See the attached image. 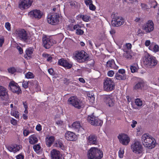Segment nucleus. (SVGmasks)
<instances>
[{
	"label": "nucleus",
	"mask_w": 159,
	"mask_h": 159,
	"mask_svg": "<svg viewBox=\"0 0 159 159\" xmlns=\"http://www.w3.org/2000/svg\"><path fill=\"white\" fill-rule=\"evenodd\" d=\"M143 61L145 66L149 68L154 67L157 63V61L156 58L147 52H145L144 54Z\"/></svg>",
	"instance_id": "f257e3e1"
},
{
	"label": "nucleus",
	"mask_w": 159,
	"mask_h": 159,
	"mask_svg": "<svg viewBox=\"0 0 159 159\" xmlns=\"http://www.w3.org/2000/svg\"><path fill=\"white\" fill-rule=\"evenodd\" d=\"M141 140L143 145L149 149H152L155 146V139L148 134H145L142 137Z\"/></svg>",
	"instance_id": "f03ea898"
},
{
	"label": "nucleus",
	"mask_w": 159,
	"mask_h": 159,
	"mask_svg": "<svg viewBox=\"0 0 159 159\" xmlns=\"http://www.w3.org/2000/svg\"><path fill=\"white\" fill-rule=\"evenodd\" d=\"M103 156L102 151L97 148H91L88 151V159H101Z\"/></svg>",
	"instance_id": "7ed1b4c3"
},
{
	"label": "nucleus",
	"mask_w": 159,
	"mask_h": 159,
	"mask_svg": "<svg viewBox=\"0 0 159 159\" xmlns=\"http://www.w3.org/2000/svg\"><path fill=\"white\" fill-rule=\"evenodd\" d=\"M74 59L80 63H82L89 59V55L84 51H78L75 52L73 57Z\"/></svg>",
	"instance_id": "20e7f679"
},
{
	"label": "nucleus",
	"mask_w": 159,
	"mask_h": 159,
	"mask_svg": "<svg viewBox=\"0 0 159 159\" xmlns=\"http://www.w3.org/2000/svg\"><path fill=\"white\" fill-rule=\"evenodd\" d=\"M115 88L114 81L111 79L106 78L103 82V88L105 90L110 91L113 90Z\"/></svg>",
	"instance_id": "39448f33"
},
{
	"label": "nucleus",
	"mask_w": 159,
	"mask_h": 159,
	"mask_svg": "<svg viewBox=\"0 0 159 159\" xmlns=\"http://www.w3.org/2000/svg\"><path fill=\"white\" fill-rule=\"evenodd\" d=\"M131 149L133 152L137 154H141L143 152V148L140 143L135 141L131 145Z\"/></svg>",
	"instance_id": "423d86ee"
},
{
	"label": "nucleus",
	"mask_w": 159,
	"mask_h": 159,
	"mask_svg": "<svg viewBox=\"0 0 159 159\" xmlns=\"http://www.w3.org/2000/svg\"><path fill=\"white\" fill-rule=\"evenodd\" d=\"M68 102L69 104L79 109L81 108L83 105L82 103L75 96L70 97L68 99Z\"/></svg>",
	"instance_id": "0eeeda50"
},
{
	"label": "nucleus",
	"mask_w": 159,
	"mask_h": 159,
	"mask_svg": "<svg viewBox=\"0 0 159 159\" xmlns=\"http://www.w3.org/2000/svg\"><path fill=\"white\" fill-rule=\"evenodd\" d=\"M59 15L57 13H53L48 16V22L52 25H55L59 21Z\"/></svg>",
	"instance_id": "6e6552de"
},
{
	"label": "nucleus",
	"mask_w": 159,
	"mask_h": 159,
	"mask_svg": "<svg viewBox=\"0 0 159 159\" xmlns=\"http://www.w3.org/2000/svg\"><path fill=\"white\" fill-rule=\"evenodd\" d=\"M42 41L44 47L47 49H48L55 43V41L50 37H47L43 36Z\"/></svg>",
	"instance_id": "1a4fd4ad"
},
{
	"label": "nucleus",
	"mask_w": 159,
	"mask_h": 159,
	"mask_svg": "<svg viewBox=\"0 0 159 159\" xmlns=\"http://www.w3.org/2000/svg\"><path fill=\"white\" fill-rule=\"evenodd\" d=\"M142 29L146 33H150L154 30V24L152 21L149 20L143 25Z\"/></svg>",
	"instance_id": "9d476101"
},
{
	"label": "nucleus",
	"mask_w": 159,
	"mask_h": 159,
	"mask_svg": "<svg viewBox=\"0 0 159 159\" xmlns=\"http://www.w3.org/2000/svg\"><path fill=\"white\" fill-rule=\"evenodd\" d=\"M9 86L10 89L13 93L17 94L21 93L22 91L20 87L14 81H11L9 84Z\"/></svg>",
	"instance_id": "9b49d317"
},
{
	"label": "nucleus",
	"mask_w": 159,
	"mask_h": 159,
	"mask_svg": "<svg viewBox=\"0 0 159 159\" xmlns=\"http://www.w3.org/2000/svg\"><path fill=\"white\" fill-rule=\"evenodd\" d=\"M88 122L92 125L94 126L101 125L102 124V122L101 120H99L97 117H96L93 115L89 116L87 119Z\"/></svg>",
	"instance_id": "f8f14e48"
},
{
	"label": "nucleus",
	"mask_w": 159,
	"mask_h": 159,
	"mask_svg": "<svg viewBox=\"0 0 159 159\" xmlns=\"http://www.w3.org/2000/svg\"><path fill=\"white\" fill-rule=\"evenodd\" d=\"M118 138L120 143L124 145H127L130 141V139L126 134L121 133L118 136Z\"/></svg>",
	"instance_id": "ddd939ff"
},
{
	"label": "nucleus",
	"mask_w": 159,
	"mask_h": 159,
	"mask_svg": "<svg viewBox=\"0 0 159 159\" xmlns=\"http://www.w3.org/2000/svg\"><path fill=\"white\" fill-rule=\"evenodd\" d=\"M15 34L20 39L24 40L27 39L28 38L26 31L23 29L16 30L15 32Z\"/></svg>",
	"instance_id": "4468645a"
},
{
	"label": "nucleus",
	"mask_w": 159,
	"mask_h": 159,
	"mask_svg": "<svg viewBox=\"0 0 159 159\" xmlns=\"http://www.w3.org/2000/svg\"><path fill=\"white\" fill-rule=\"evenodd\" d=\"M33 2V0H20L19 7L21 10L27 9L31 6Z\"/></svg>",
	"instance_id": "2eb2a0df"
},
{
	"label": "nucleus",
	"mask_w": 159,
	"mask_h": 159,
	"mask_svg": "<svg viewBox=\"0 0 159 159\" xmlns=\"http://www.w3.org/2000/svg\"><path fill=\"white\" fill-rule=\"evenodd\" d=\"M43 12L39 10L34 9L30 11L29 15L31 17L38 19L41 18L43 15Z\"/></svg>",
	"instance_id": "dca6fc26"
},
{
	"label": "nucleus",
	"mask_w": 159,
	"mask_h": 159,
	"mask_svg": "<svg viewBox=\"0 0 159 159\" xmlns=\"http://www.w3.org/2000/svg\"><path fill=\"white\" fill-rule=\"evenodd\" d=\"M124 20L121 17L116 16L112 20L111 24L114 26H119L123 24Z\"/></svg>",
	"instance_id": "f3484780"
},
{
	"label": "nucleus",
	"mask_w": 159,
	"mask_h": 159,
	"mask_svg": "<svg viewBox=\"0 0 159 159\" xmlns=\"http://www.w3.org/2000/svg\"><path fill=\"white\" fill-rule=\"evenodd\" d=\"M105 102L106 105L110 107H113L115 105L116 101L113 97L107 96L105 98Z\"/></svg>",
	"instance_id": "a211bd4d"
},
{
	"label": "nucleus",
	"mask_w": 159,
	"mask_h": 159,
	"mask_svg": "<svg viewBox=\"0 0 159 159\" xmlns=\"http://www.w3.org/2000/svg\"><path fill=\"white\" fill-rule=\"evenodd\" d=\"M72 128L78 133H83L84 129L80 123L78 121L74 122L72 124Z\"/></svg>",
	"instance_id": "6ab92c4d"
},
{
	"label": "nucleus",
	"mask_w": 159,
	"mask_h": 159,
	"mask_svg": "<svg viewBox=\"0 0 159 159\" xmlns=\"http://www.w3.org/2000/svg\"><path fill=\"white\" fill-rule=\"evenodd\" d=\"M52 159H61L62 155L59 151L56 149H53L50 152Z\"/></svg>",
	"instance_id": "aec40b11"
},
{
	"label": "nucleus",
	"mask_w": 159,
	"mask_h": 159,
	"mask_svg": "<svg viewBox=\"0 0 159 159\" xmlns=\"http://www.w3.org/2000/svg\"><path fill=\"white\" fill-rule=\"evenodd\" d=\"M87 142L89 145H97L98 144L97 137L93 134H91L87 137Z\"/></svg>",
	"instance_id": "412c9836"
},
{
	"label": "nucleus",
	"mask_w": 159,
	"mask_h": 159,
	"mask_svg": "<svg viewBox=\"0 0 159 159\" xmlns=\"http://www.w3.org/2000/svg\"><path fill=\"white\" fill-rule=\"evenodd\" d=\"M0 97L3 98V100H7L8 98L7 92L6 89L4 87L0 85Z\"/></svg>",
	"instance_id": "4be33fe9"
},
{
	"label": "nucleus",
	"mask_w": 159,
	"mask_h": 159,
	"mask_svg": "<svg viewBox=\"0 0 159 159\" xmlns=\"http://www.w3.org/2000/svg\"><path fill=\"white\" fill-rule=\"evenodd\" d=\"M58 64L68 69L71 68L72 66L71 64L69 63L66 60L63 58L61 59L58 61Z\"/></svg>",
	"instance_id": "5701e85b"
},
{
	"label": "nucleus",
	"mask_w": 159,
	"mask_h": 159,
	"mask_svg": "<svg viewBox=\"0 0 159 159\" xmlns=\"http://www.w3.org/2000/svg\"><path fill=\"white\" fill-rule=\"evenodd\" d=\"M66 139L69 141H75L76 139V135L73 132L70 131H67L65 134Z\"/></svg>",
	"instance_id": "b1692460"
},
{
	"label": "nucleus",
	"mask_w": 159,
	"mask_h": 159,
	"mask_svg": "<svg viewBox=\"0 0 159 159\" xmlns=\"http://www.w3.org/2000/svg\"><path fill=\"white\" fill-rule=\"evenodd\" d=\"M106 66L107 68L113 69L117 70L118 67L116 66L113 59H110L108 60L106 64Z\"/></svg>",
	"instance_id": "393cba45"
},
{
	"label": "nucleus",
	"mask_w": 159,
	"mask_h": 159,
	"mask_svg": "<svg viewBox=\"0 0 159 159\" xmlns=\"http://www.w3.org/2000/svg\"><path fill=\"white\" fill-rule=\"evenodd\" d=\"M34 51V48L33 47H29L26 49L25 51V54L24 57L26 59H30Z\"/></svg>",
	"instance_id": "a878e982"
},
{
	"label": "nucleus",
	"mask_w": 159,
	"mask_h": 159,
	"mask_svg": "<svg viewBox=\"0 0 159 159\" xmlns=\"http://www.w3.org/2000/svg\"><path fill=\"white\" fill-rule=\"evenodd\" d=\"M145 85L144 82L141 81L138 82L134 86V89L135 90L144 89V87Z\"/></svg>",
	"instance_id": "bb28decb"
},
{
	"label": "nucleus",
	"mask_w": 159,
	"mask_h": 159,
	"mask_svg": "<svg viewBox=\"0 0 159 159\" xmlns=\"http://www.w3.org/2000/svg\"><path fill=\"white\" fill-rule=\"evenodd\" d=\"M55 140V138L53 136H48L46 138V142L48 147H50Z\"/></svg>",
	"instance_id": "cd10ccee"
},
{
	"label": "nucleus",
	"mask_w": 159,
	"mask_h": 159,
	"mask_svg": "<svg viewBox=\"0 0 159 159\" xmlns=\"http://www.w3.org/2000/svg\"><path fill=\"white\" fill-rule=\"evenodd\" d=\"M84 25H80V24H77L74 26L71 25L69 26V28L70 30L71 31H73L75 30L77 31V30L81 28L82 27L84 26Z\"/></svg>",
	"instance_id": "c85d7f7f"
},
{
	"label": "nucleus",
	"mask_w": 159,
	"mask_h": 159,
	"mask_svg": "<svg viewBox=\"0 0 159 159\" xmlns=\"http://www.w3.org/2000/svg\"><path fill=\"white\" fill-rule=\"evenodd\" d=\"M38 141V139L36 136L33 134L29 137V142L31 144H34L37 143Z\"/></svg>",
	"instance_id": "c756f323"
},
{
	"label": "nucleus",
	"mask_w": 159,
	"mask_h": 159,
	"mask_svg": "<svg viewBox=\"0 0 159 159\" xmlns=\"http://www.w3.org/2000/svg\"><path fill=\"white\" fill-rule=\"evenodd\" d=\"M11 115L14 116L16 119H19V114L17 110L16 107H15L14 108H13L12 109H11Z\"/></svg>",
	"instance_id": "7c9ffc66"
},
{
	"label": "nucleus",
	"mask_w": 159,
	"mask_h": 159,
	"mask_svg": "<svg viewBox=\"0 0 159 159\" xmlns=\"http://www.w3.org/2000/svg\"><path fill=\"white\" fill-rule=\"evenodd\" d=\"M149 49L153 52H156L159 50V46L155 44H152L149 46Z\"/></svg>",
	"instance_id": "2f4dec72"
},
{
	"label": "nucleus",
	"mask_w": 159,
	"mask_h": 159,
	"mask_svg": "<svg viewBox=\"0 0 159 159\" xmlns=\"http://www.w3.org/2000/svg\"><path fill=\"white\" fill-rule=\"evenodd\" d=\"M88 99L91 103H93L94 102L95 98L94 94L91 92H89L87 94Z\"/></svg>",
	"instance_id": "473e14b6"
},
{
	"label": "nucleus",
	"mask_w": 159,
	"mask_h": 159,
	"mask_svg": "<svg viewBox=\"0 0 159 159\" xmlns=\"http://www.w3.org/2000/svg\"><path fill=\"white\" fill-rule=\"evenodd\" d=\"M54 146L55 147L60 148L62 150H64L65 149V147L63 144L62 142L60 140H57L56 141Z\"/></svg>",
	"instance_id": "72a5a7b5"
},
{
	"label": "nucleus",
	"mask_w": 159,
	"mask_h": 159,
	"mask_svg": "<svg viewBox=\"0 0 159 159\" xmlns=\"http://www.w3.org/2000/svg\"><path fill=\"white\" fill-rule=\"evenodd\" d=\"M124 52L123 54V57L127 59H131L132 57L129 52L125 49H122Z\"/></svg>",
	"instance_id": "f704fd0d"
},
{
	"label": "nucleus",
	"mask_w": 159,
	"mask_h": 159,
	"mask_svg": "<svg viewBox=\"0 0 159 159\" xmlns=\"http://www.w3.org/2000/svg\"><path fill=\"white\" fill-rule=\"evenodd\" d=\"M77 17L82 18V20L85 22H88L89 21L90 17L87 15H83L82 14L79 15Z\"/></svg>",
	"instance_id": "c9c22d12"
},
{
	"label": "nucleus",
	"mask_w": 159,
	"mask_h": 159,
	"mask_svg": "<svg viewBox=\"0 0 159 159\" xmlns=\"http://www.w3.org/2000/svg\"><path fill=\"white\" fill-rule=\"evenodd\" d=\"M42 55L43 57L46 59L47 61L50 62L52 61V58L50 55L44 53Z\"/></svg>",
	"instance_id": "e433bc0d"
},
{
	"label": "nucleus",
	"mask_w": 159,
	"mask_h": 159,
	"mask_svg": "<svg viewBox=\"0 0 159 159\" xmlns=\"http://www.w3.org/2000/svg\"><path fill=\"white\" fill-rule=\"evenodd\" d=\"M116 79L119 80H124L126 79V76L124 75L116 73L115 75Z\"/></svg>",
	"instance_id": "4c0bfd02"
},
{
	"label": "nucleus",
	"mask_w": 159,
	"mask_h": 159,
	"mask_svg": "<svg viewBox=\"0 0 159 159\" xmlns=\"http://www.w3.org/2000/svg\"><path fill=\"white\" fill-rule=\"evenodd\" d=\"M135 103L138 107H141L143 105V102L141 99L137 98L135 99Z\"/></svg>",
	"instance_id": "58836bf2"
},
{
	"label": "nucleus",
	"mask_w": 159,
	"mask_h": 159,
	"mask_svg": "<svg viewBox=\"0 0 159 159\" xmlns=\"http://www.w3.org/2000/svg\"><path fill=\"white\" fill-rule=\"evenodd\" d=\"M138 69V65L134 63L130 66V70L132 73L136 72Z\"/></svg>",
	"instance_id": "ea45409f"
},
{
	"label": "nucleus",
	"mask_w": 159,
	"mask_h": 159,
	"mask_svg": "<svg viewBox=\"0 0 159 159\" xmlns=\"http://www.w3.org/2000/svg\"><path fill=\"white\" fill-rule=\"evenodd\" d=\"M34 74L31 72H29L25 74V77L26 78L30 79L34 78Z\"/></svg>",
	"instance_id": "a19ab883"
},
{
	"label": "nucleus",
	"mask_w": 159,
	"mask_h": 159,
	"mask_svg": "<svg viewBox=\"0 0 159 159\" xmlns=\"http://www.w3.org/2000/svg\"><path fill=\"white\" fill-rule=\"evenodd\" d=\"M14 153H15L20 150V149L22 148V146L20 145L14 144Z\"/></svg>",
	"instance_id": "79ce46f5"
},
{
	"label": "nucleus",
	"mask_w": 159,
	"mask_h": 159,
	"mask_svg": "<svg viewBox=\"0 0 159 159\" xmlns=\"http://www.w3.org/2000/svg\"><path fill=\"white\" fill-rule=\"evenodd\" d=\"M56 124L58 126H64V125L66 124L65 122L61 120H57L56 122Z\"/></svg>",
	"instance_id": "37998d69"
},
{
	"label": "nucleus",
	"mask_w": 159,
	"mask_h": 159,
	"mask_svg": "<svg viewBox=\"0 0 159 159\" xmlns=\"http://www.w3.org/2000/svg\"><path fill=\"white\" fill-rule=\"evenodd\" d=\"M150 2L151 3V7L155 8L157 5V3L154 0H151Z\"/></svg>",
	"instance_id": "c03bdc74"
},
{
	"label": "nucleus",
	"mask_w": 159,
	"mask_h": 159,
	"mask_svg": "<svg viewBox=\"0 0 159 159\" xmlns=\"http://www.w3.org/2000/svg\"><path fill=\"white\" fill-rule=\"evenodd\" d=\"M8 72L11 74H14L16 71V68L13 67H10L7 69Z\"/></svg>",
	"instance_id": "a18cd8bd"
},
{
	"label": "nucleus",
	"mask_w": 159,
	"mask_h": 159,
	"mask_svg": "<svg viewBox=\"0 0 159 159\" xmlns=\"http://www.w3.org/2000/svg\"><path fill=\"white\" fill-rule=\"evenodd\" d=\"M132 46L131 43H126L125 45L124 46V48L122 49H125L127 50L130 49L132 48Z\"/></svg>",
	"instance_id": "49530a36"
},
{
	"label": "nucleus",
	"mask_w": 159,
	"mask_h": 159,
	"mask_svg": "<svg viewBox=\"0 0 159 159\" xmlns=\"http://www.w3.org/2000/svg\"><path fill=\"white\" fill-rule=\"evenodd\" d=\"M124 153V151L123 149L120 148L118 152L119 157L120 158H122Z\"/></svg>",
	"instance_id": "de8ad7c7"
},
{
	"label": "nucleus",
	"mask_w": 159,
	"mask_h": 159,
	"mask_svg": "<svg viewBox=\"0 0 159 159\" xmlns=\"http://www.w3.org/2000/svg\"><path fill=\"white\" fill-rule=\"evenodd\" d=\"M141 6L142 9L143 10L148 11V10L149 9L148 7L145 4L141 3Z\"/></svg>",
	"instance_id": "09e8293b"
},
{
	"label": "nucleus",
	"mask_w": 159,
	"mask_h": 159,
	"mask_svg": "<svg viewBox=\"0 0 159 159\" xmlns=\"http://www.w3.org/2000/svg\"><path fill=\"white\" fill-rule=\"evenodd\" d=\"M7 148L10 152H14V145H11L7 146Z\"/></svg>",
	"instance_id": "8fccbe9b"
},
{
	"label": "nucleus",
	"mask_w": 159,
	"mask_h": 159,
	"mask_svg": "<svg viewBox=\"0 0 159 159\" xmlns=\"http://www.w3.org/2000/svg\"><path fill=\"white\" fill-rule=\"evenodd\" d=\"M84 33V31L80 28L76 31L75 33L77 35H82Z\"/></svg>",
	"instance_id": "3c124183"
},
{
	"label": "nucleus",
	"mask_w": 159,
	"mask_h": 159,
	"mask_svg": "<svg viewBox=\"0 0 159 159\" xmlns=\"http://www.w3.org/2000/svg\"><path fill=\"white\" fill-rule=\"evenodd\" d=\"M30 131L27 129H24L23 131V134L25 136H27L29 134H30Z\"/></svg>",
	"instance_id": "603ef678"
},
{
	"label": "nucleus",
	"mask_w": 159,
	"mask_h": 159,
	"mask_svg": "<svg viewBox=\"0 0 159 159\" xmlns=\"http://www.w3.org/2000/svg\"><path fill=\"white\" fill-rule=\"evenodd\" d=\"M33 148L35 151H38L40 149V146L39 144L35 145L33 146Z\"/></svg>",
	"instance_id": "864d4df0"
},
{
	"label": "nucleus",
	"mask_w": 159,
	"mask_h": 159,
	"mask_svg": "<svg viewBox=\"0 0 159 159\" xmlns=\"http://www.w3.org/2000/svg\"><path fill=\"white\" fill-rule=\"evenodd\" d=\"M22 86L25 89H26L28 87V82L27 81H24L22 84Z\"/></svg>",
	"instance_id": "5fc2aeb1"
},
{
	"label": "nucleus",
	"mask_w": 159,
	"mask_h": 159,
	"mask_svg": "<svg viewBox=\"0 0 159 159\" xmlns=\"http://www.w3.org/2000/svg\"><path fill=\"white\" fill-rule=\"evenodd\" d=\"M5 27L9 31L11 30L10 24L9 22H7L5 24Z\"/></svg>",
	"instance_id": "6e6d98bb"
},
{
	"label": "nucleus",
	"mask_w": 159,
	"mask_h": 159,
	"mask_svg": "<svg viewBox=\"0 0 159 159\" xmlns=\"http://www.w3.org/2000/svg\"><path fill=\"white\" fill-rule=\"evenodd\" d=\"M11 123L14 125H15L17 124V121L16 119L12 118L11 120Z\"/></svg>",
	"instance_id": "4d7b16f0"
},
{
	"label": "nucleus",
	"mask_w": 159,
	"mask_h": 159,
	"mask_svg": "<svg viewBox=\"0 0 159 159\" xmlns=\"http://www.w3.org/2000/svg\"><path fill=\"white\" fill-rule=\"evenodd\" d=\"M85 3L87 6H89L92 3V1L91 0H86L85 1Z\"/></svg>",
	"instance_id": "13d9d810"
},
{
	"label": "nucleus",
	"mask_w": 159,
	"mask_h": 159,
	"mask_svg": "<svg viewBox=\"0 0 159 159\" xmlns=\"http://www.w3.org/2000/svg\"><path fill=\"white\" fill-rule=\"evenodd\" d=\"M114 71L112 70L109 71L107 73V75L110 77H112L114 74Z\"/></svg>",
	"instance_id": "bf43d9fd"
},
{
	"label": "nucleus",
	"mask_w": 159,
	"mask_h": 159,
	"mask_svg": "<svg viewBox=\"0 0 159 159\" xmlns=\"http://www.w3.org/2000/svg\"><path fill=\"white\" fill-rule=\"evenodd\" d=\"M137 122L136 121L133 120L132 121V123L131 124V126L132 127V128H134L135 127L136 125L137 124Z\"/></svg>",
	"instance_id": "052dcab7"
},
{
	"label": "nucleus",
	"mask_w": 159,
	"mask_h": 159,
	"mask_svg": "<svg viewBox=\"0 0 159 159\" xmlns=\"http://www.w3.org/2000/svg\"><path fill=\"white\" fill-rule=\"evenodd\" d=\"M89 9L92 11L96 9L95 7L92 3L89 6Z\"/></svg>",
	"instance_id": "680f3d73"
},
{
	"label": "nucleus",
	"mask_w": 159,
	"mask_h": 159,
	"mask_svg": "<svg viewBox=\"0 0 159 159\" xmlns=\"http://www.w3.org/2000/svg\"><path fill=\"white\" fill-rule=\"evenodd\" d=\"M17 159H23L24 156L22 154H19L16 156Z\"/></svg>",
	"instance_id": "e2e57ef3"
},
{
	"label": "nucleus",
	"mask_w": 159,
	"mask_h": 159,
	"mask_svg": "<svg viewBox=\"0 0 159 159\" xmlns=\"http://www.w3.org/2000/svg\"><path fill=\"white\" fill-rule=\"evenodd\" d=\"M125 72V70L124 69H120L118 70V73L124 75Z\"/></svg>",
	"instance_id": "0e129e2a"
},
{
	"label": "nucleus",
	"mask_w": 159,
	"mask_h": 159,
	"mask_svg": "<svg viewBox=\"0 0 159 159\" xmlns=\"http://www.w3.org/2000/svg\"><path fill=\"white\" fill-rule=\"evenodd\" d=\"M36 130L38 131H40L42 129L41 126L40 124L38 125L36 127Z\"/></svg>",
	"instance_id": "69168bd1"
},
{
	"label": "nucleus",
	"mask_w": 159,
	"mask_h": 159,
	"mask_svg": "<svg viewBox=\"0 0 159 159\" xmlns=\"http://www.w3.org/2000/svg\"><path fill=\"white\" fill-rule=\"evenodd\" d=\"M17 49L18 50L19 53L20 54H22L23 52V51L22 48L20 46H17Z\"/></svg>",
	"instance_id": "338daca9"
},
{
	"label": "nucleus",
	"mask_w": 159,
	"mask_h": 159,
	"mask_svg": "<svg viewBox=\"0 0 159 159\" xmlns=\"http://www.w3.org/2000/svg\"><path fill=\"white\" fill-rule=\"evenodd\" d=\"M4 42V39L3 37L0 38V47H2Z\"/></svg>",
	"instance_id": "774afa93"
}]
</instances>
